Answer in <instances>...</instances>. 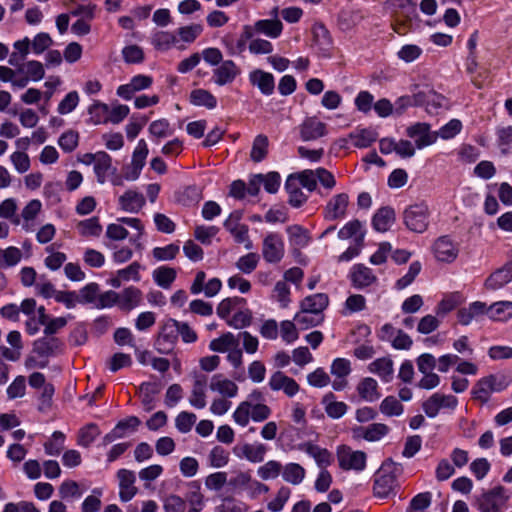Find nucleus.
<instances>
[{"label":"nucleus","instance_id":"nucleus-48","mask_svg":"<svg viewBox=\"0 0 512 512\" xmlns=\"http://www.w3.org/2000/svg\"><path fill=\"white\" fill-rule=\"evenodd\" d=\"M22 259V252L19 248L10 246L0 250V268L16 266Z\"/></svg>","mask_w":512,"mask_h":512},{"label":"nucleus","instance_id":"nucleus-7","mask_svg":"<svg viewBox=\"0 0 512 512\" xmlns=\"http://www.w3.org/2000/svg\"><path fill=\"white\" fill-rule=\"evenodd\" d=\"M176 325H178V321L175 319H169L163 325L156 341V349L159 353L168 354L173 350L179 337Z\"/></svg>","mask_w":512,"mask_h":512},{"label":"nucleus","instance_id":"nucleus-35","mask_svg":"<svg viewBox=\"0 0 512 512\" xmlns=\"http://www.w3.org/2000/svg\"><path fill=\"white\" fill-rule=\"evenodd\" d=\"M335 395L332 392L327 393L322 400L324 404L325 412L330 418L339 419L348 410L346 403L341 401H335Z\"/></svg>","mask_w":512,"mask_h":512},{"label":"nucleus","instance_id":"nucleus-22","mask_svg":"<svg viewBox=\"0 0 512 512\" xmlns=\"http://www.w3.org/2000/svg\"><path fill=\"white\" fill-rule=\"evenodd\" d=\"M206 386V376L196 375L194 377L189 403L196 409H203L206 406Z\"/></svg>","mask_w":512,"mask_h":512},{"label":"nucleus","instance_id":"nucleus-52","mask_svg":"<svg viewBox=\"0 0 512 512\" xmlns=\"http://www.w3.org/2000/svg\"><path fill=\"white\" fill-rule=\"evenodd\" d=\"M462 302V296L456 292L445 296L437 305V315L444 316L454 310Z\"/></svg>","mask_w":512,"mask_h":512},{"label":"nucleus","instance_id":"nucleus-17","mask_svg":"<svg viewBox=\"0 0 512 512\" xmlns=\"http://www.w3.org/2000/svg\"><path fill=\"white\" fill-rule=\"evenodd\" d=\"M34 352L42 357L56 356L63 352V343L59 338L46 335L34 342Z\"/></svg>","mask_w":512,"mask_h":512},{"label":"nucleus","instance_id":"nucleus-13","mask_svg":"<svg viewBox=\"0 0 512 512\" xmlns=\"http://www.w3.org/2000/svg\"><path fill=\"white\" fill-rule=\"evenodd\" d=\"M119 480V498L122 502L130 501L138 492L135 486L136 476L131 470L120 469L117 472Z\"/></svg>","mask_w":512,"mask_h":512},{"label":"nucleus","instance_id":"nucleus-9","mask_svg":"<svg viewBox=\"0 0 512 512\" xmlns=\"http://www.w3.org/2000/svg\"><path fill=\"white\" fill-rule=\"evenodd\" d=\"M241 74V68L233 60H224L212 72V81L218 86L231 84Z\"/></svg>","mask_w":512,"mask_h":512},{"label":"nucleus","instance_id":"nucleus-29","mask_svg":"<svg viewBox=\"0 0 512 512\" xmlns=\"http://www.w3.org/2000/svg\"><path fill=\"white\" fill-rule=\"evenodd\" d=\"M328 304V296L324 293H317L305 297L301 302L300 308L314 315L316 313L323 314V311L327 308Z\"/></svg>","mask_w":512,"mask_h":512},{"label":"nucleus","instance_id":"nucleus-19","mask_svg":"<svg viewBox=\"0 0 512 512\" xmlns=\"http://www.w3.org/2000/svg\"><path fill=\"white\" fill-rule=\"evenodd\" d=\"M243 213L240 210H235L230 213L228 218L224 221V228L233 236L235 241L246 240V233H248V226L242 224Z\"/></svg>","mask_w":512,"mask_h":512},{"label":"nucleus","instance_id":"nucleus-55","mask_svg":"<svg viewBox=\"0 0 512 512\" xmlns=\"http://www.w3.org/2000/svg\"><path fill=\"white\" fill-rule=\"evenodd\" d=\"M18 72H24L32 81L41 80L45 74L42 63L36 60H31L23 64L18 69Z\"/></svg>","mask_w":512,"mask_h":512},{"label":"nucleus","instance_id":"nucleus-8","mask_svg":"<svg viewBox=\"0 0 512 512\" xmlns=\"http://www.w3.org/2000/svg\"><path fill=\"white\" fill-rule=\"evenodd\" d=\"M337 458L339 466L344 470L362 471L366 467V453L353 451L350 448H343L338 451Z\"/></svg>","mask_w":512,"mask_h":512},{"label":"nucleus","instance_id":"nucleus-39","mask_svg":"<svg viewBox=\"0 0 512 512\" xmlns=\"http://www.w3.org/2000/svg\"><path fill=\"white\" fill-rule=\"evenodd\" d=\"M306 471L298 463H288L282 466V477L284 481L292 484L299 485L305 478Z\"/></svg>","mask_w":512,"mask_h":512},{"label":"nucleus","instance_id":"nucleus-53","mask_svg":"<svg viewBox=\"0 0 512 512\" xmlns=\"http://www.w3.org/2000/svg\"><path fill=\"white\" fill-rule=\"evenodd\" d=\"M108 112L109 106L107 104L98 101L93 103L88 109L91 123L94 125L107 123Z\"/></svg>","mask_w":512,"mask_h":512},{"label":"nucleus","instance_id":"nucleus-47","mask_svg":"<svg viewBox=\"0 0 512 512\" xmlns=\"http://www.w3.org/2000/svg\"><path fill=\"white\" fill-rule=\"evenodd\" d=\"M364 231L362 229V223L354 219L352 221L347 222L338 232V238L342 240H346L352 237H356L358 240L362 241L364 238Z\"/></svg>","mask_w":512,"mask_h":512},{"label":"nucleus","instance_id":"nucleus-10","mask_svg":"<svg viewBox=\"0 0 512 512\" xmlns=\"http://www.w3.org/2000/svg\"><path fill=\"white\" fill-rule=\"evenodd\" d=\"M510 282H512V260L491 273L484 282V288L488 291H496Z\"/></svg>","mask_w":512,"mask_h":512},{"label":"nucleus","instance_id":"nucleus-41","mask_svg":"<svg viewBox=\"0 0 512 512\" xmlns=\"http://www.w3.org/2000/svg\"><path fill=\"white\" fill-rule=\"evenodd\" d=\"M190 102L195 106L213 109L217 105L216 97L205 89H195L190 93Z\"/></svg>","mask_w":512,"mask_h":512},{"label":"nucleus","instance_id":"nucleus-4","mask_svg":"<svg viewBox=\"0 0 512 512\" xmlns=\"http://www.w3.org/2000/svg\"><path fill=\"white\" fill-rule=\"evenodd\" d=\"M458 399L453 395L434 393L422 403V409L429 418H435L442 409L454 411Z\"/></svg>","mask_w":512,"mask_h":512},{"label":"nucleus","instance_id":"nucleus-62","mask_svg":"<svg viewBox=\"0 0 512 512\" xmlns=\"http://www.w3.org/2000/svg\"><path fill=\"white\" fill-rule=\"evenodd\" d=\"M196 415L192 412L182 411L175 418V426L181 433H188L191 431L196 422Z\"/></svg>","mask_w":512,"mask_h":512},{"label":"nucleus","instance_id":"nucleus-27","mask_svg":"<svg viewBox=\"0 0 512 512\" xmlns=\"http://www.w3.org/2000/svg\"><path fill=\"white\" fill-rule=\"evenodd\" d=\"M301 185L291 174L285 182V189L289 195L288 203L295 208L301 207L308 200V196L302 191Z\"/></svg>","mask_w":512,"mask_h":512},{"label":"nucleus","instance_id":"nucleus-30","mask_svg":"<svg viewBox=\"0 0 512 512\" xmlns=\"http://www.w3.org/2000/svg\"><path fill=\"white\" fill-rule=\"evenodd\" d=\"M395 221V212L391 207L380 208L372 218V225L378 232H386Z\"/></svg>","mask_w":512,"mask_h":512},{"label":"nucleus","instance_id":"nucleus-3","mask_svg":"<svg viewBox=\"0 0 512 512\" xmlns=\"http://www.w3.org/2000/svg\"><path fill=\"white\" fill-rule=\"evenodd\" d=\"M285 255L282 236L275 232L268 233L262 242V256L267 263L277 264Z\"/></svg>","mask_w":512,"mask_h":512},{"label":"nucleus","instance_id":"nucleus-24","mask_svg":"<svg viewBox=\"0 0 512 512\" xmlns=\"http://www.w3.org/2000/svg\"><path fill=\"white\" fill-rule=\"evenodd\" d=\"M210 389L223 397L233 398L238 394V386L232 380L224 377L222 374H215L210 381Z\"/></svg>","mask_w":512,"mask_h":512},{"label":"nucleus","instance_id":"nucleus-37","mask_svg":"<svg viewBox=\"0 0 512 512\" xmlns=\"http://www.w3.org/2000/svg\"><path fill=\"white\" fill-rule=\"evenodd\" d=\"M141 298V291L130 286L119 293V307L123 310H131L139 305Z\"/></svg>","mask_w":512,"mask_h":512},{"label":"nucleus","instance_id":"nucleus-12","mask_svg":"<svg viewBox=\"0 0 512 512\" xmlns=\"http://www.w3.org/2000/svg\"><path fill=\"white\" fill-rule=\"evenodd\" d=\"M349 196L346 193L334 195L324 208V218L330 221L342 219L346 216Z\"/></svg>","mask_w":512,"mask_h":512},{"label":"nucleus","instance_id":"nucleus-64","mask_svg":"<svg viewBox=\"0 0 512 512\" xmlns=\"http://www.w3.org/2000/svg\"><path fill=\"white\" fill-rule=\"evenodd\" d=\"M431 493H419L410 501L407 512H423L431 504Z\"/></svg>","mask_w":512,"mask_h":512},{"label":"nucleus","instance_id":"nucleus-57","mask_svg":"<svg viewBox=\"0 0 512 512\" xmlns=\"http://www.w3.org/2000/svg\"><path fill=\"white\" fill-rule=\"evenodd\" d=\"M492 393L493 392L491 390V386L487 384V381L484 379V377L475 383L471 391L472 398L480 401L482 404H485L489 401Z\"/></svg>","mask_w":512,"mask_h":512},{"label":"nucleus","instance_id":"nucleus-18","mask_svg":"<svg viewBox=\"0 0 512 512\" xmlns=\"http://www.w3.org/2000/svg\"><path fill=\"white\" fill-rule=\"evenodd\" d=\"M350 280L355 288L363 289L376 283L377 277L370 268L363 264H356L351 270Z\"/></svg>","mask_w":512,"mask_h":512},{"label":"nucleus","instance_id":"nucleus-43","mask_svg":"<svg viewBox=\"0 0 512 512\" xmlns=\"http://www.w3.org/2000/svg\"><path fill=\"white\" fill-rule=\"evenodd\" d=\"M153 279L156 284L164 289L170 288L176 279V270L172 267L161 266L153 271Z\"/></svg>","mask_w":512,"mask_h":512},{"label":"nucleus","instance_id":"nucleus-60","mask_svg":"<svg viewBox=\"0 0 512 512\" xmlns=\"http://www.w3.org/2000/svg\"><path fill=\"white\" fill-rule=\"evenodd\" d=\"M79 143V134L76 131L68 130L64 132L58 139V144L60 148L66 152L70 153L74 151Z\"/></svg>","mask_w":512,"mask_h":512},{"label":"nucleus","instance_id":"nucleus-23","mask_svg":"<svg viewBox=\"0 0 512 512\" xmlns=\"http://www.w3.org/2000/svg\"><path fill=\"white\" fill-rule=\"evenodd\" d=\"M250 83L256 86L262 94L269 96L274 92L275 80L271 73L257 69L249 74Z\"/></svg>","mask_w":512,"mask_h":512},{"label":"nucleus","instance_id":"nucleus-26","mask_svg":"<svg viewBox=\"0 0 512 512\" xmlns=\"http://www.w3.org/2000/svg\"><path fill=\"white\" fill-rule=\"evenodd\" d=\"M356 391L360 399L368 403L377 401L381 396L377 381L371 377L363 378L357 384Z\"/></svg>","mask_w":512,"mask_h":512},{"label":"nucleus","instance_id":"nucleus-51","mask_svg":"<svg viewBox=\"0 0 512 512\" xmlns=\"http://www.w3.org/2000/svg\"><path fill=\"white\" fill-rule=\"evenodd\" d=\"M65 435L61 431H55L51 438L44 443L47 455L58 456L64 448Z\"/></svg>","mask_w":512,"mask_h":512},{"label":"nucleus","instance_id":"nucleus-15","mask_svg":"<svg viewBox=\"0 0 512 512\" xmlns=\"http://www.w3.org/2000/svg\"><path fill=\"white\" fill-rule=\"evenodd\" d=\"M396 484V476L392 473H386L382 469L375 476L373 485L374 495L379 498H386L393 493Z\"/></svg>","mask_w":512,"mask_h":512},{"label":"nucleus","instance_id":"nucleus-16","mask_svg":"<svg viewBox=\"0 0 512 512\" xmlns=\"http://www.w3.org/2000/svg\"><path fill=\"white\" fill-rule=\"evenodd\" d=\"M484 315H487V304L482 301H474L467 307L458 310L457 319L461 325L467 326Z\"/></svg>","mask_w":512,"mask_h":512},{"label":"nucleus","instance_id":"nucleus-44","mask_svg":"<svg viewBox=\"0 0 512 512\" xmlns=\"http://www.w3.org/2000/svg\"><path fill=\"white\" fill-rule=\"evenodd\" d=\"M269 140L264 134H259L254 138L250 157L251 160L258 163L261 162L268 154Z\"/></svg>","mask_w":512,"mask_h":512},{"label":"nucleus","instance_id":"nucleus-59","mask_svg":"<svg viewBox=\"0 0 512 512\" xmlns=\"http://www.w3.org/2000/svg\"><path fill=\"white\" fill-rule=\"evenodd\" d=\"M313 38L322 49H328L332 43L328 29L322 23H316L312 28Z\"/></svg>","mask_w":512,"mask_h":512},{"label":"nucleus","instance_id":"nucleus-11","mask_svg":"<svg viewBox=\"0 0 512 512\" xmlns=\"http://www.w3.org/2000/svg\"><path fill=\"white\" fill-rule=\"evenodd\" d=\"M268 385L272 391H283L290 398L300 390L298 383L281 371H276L271 375Z\"/></svg>","mask_w":512,"mask_h":512},{"label":"nucleus","instance_id":"nucleus-2","mask_svg":"<svg viewBox=\"0 0 512 512\" xmlns=\"http://www.w3.org/2000/svg\"><path fill=\"white\" fill-rule=\"evenodd\" d=\"M428 217V207L424 203L411 205L404 211L407 228L417 233H423L427 229Z\"/></svg>","mask_w":512,"mask_h":512},{"label":"nucleus","instance_id":"nucleus-34","mask_svg":"<svg viewBox=\"0 0 512 512\" xmlns=\"http://www.w3.org/2000/svg\"><path fill=\"white\" fill-rule=\"evenodd\" d=\"M267 450V446L262 443H246L241 447L239 456L251 463H260L264 460Z\"/></svg>","mask_w":512,"mask_h":512},{"label":"nucleus","instance_id":"nucleus-46","mask_svg":"<svg viewBox=\"0 0 512 512\" xmlns=\"http://www.w3.org/2000/svg\"><path fill=\"white\" fill-rule=\"evenodd\" d=\"M238 344V339L232 333L227 332L219 338L213 339L209 344V348L212 351L223 353L238 347Z\"/></svg>","mask_w":512,"mask_h":512},{"label":"nucleus","instance_id":"nucleus-58","mask_svg":"<svg viewBox=\"0 0 512 512\" xmlns=\"http://www.w3.org/2000/svg\"><path fill=\"white\" fill-rule=\"evenodd\" d=\"M36 293L43 298H54L56 297V294L59 290L55 288V286L52 284V282L47 278L46 275H40L38 277V281L36 283Z\"/></svg>","mask_w":512,"mask_h":512},{"label":"nucleus","instance_id":"nucleus-45","mask_svg":"<svg viewBox=\"0 0 512 512\" xmlns=\"http://www.w3.org/2000/svg\"><path fill=\"white\" fill-rule=\"evenodd\" d=\"M379 410L387 417H398L403 414L404 406L396 397L387 396L381 401Z\"/></svg>","mask_w":512,"mask_h":512},{"label":"nucleus","instance_id":"nucleus-54","mask_svg":"<svg viewBox=\"0 0 512 512\" xmlns=\"http://www.w3.org/2000/svg\"><path fill=\"white\" fill-rule=\"evenodd\" d=\"M149 133L158 139L166 138L174 133V129L171 127L167 119H159L153 121L149 125Z\"/></svg>","mask_w":512,"mask_h":512},{"label":"nucleus","instance_id":"nucleus-33","mask_svg":"<svg viewBox=\"0 0 512 512\" xmlns=\"http://www.w3.org/2000/svg\"><path fill=\"white\" fill-rule=\"evenodd\" d=\"M178 39L173 32L170 31H155L151 36V44L156 50L168 51L176 45Z\"/></svg>","mask_w":512,"mask_h":512},{"label":"nucleus","instance_id":"nucleus-25","mask_svg":"<svg viewBox=\"0 0 512 512\" xmlns=\"http://www.w3.org/2000/svg\"><path fill=\"white\" fill-rule=\"evenodd\" d=\"M145 203L146 200L144 195L135 190H127L119 197V205L121 209L130 213H138Z\"/></svg>","mask_w":512,"mask_h":512},{"label":"nucleus","instance_id":"nucleus-50","mask_svg":"<svg viewBox=\"0 0 512 512\" xmlns=\"http://www.w3.org/2000/svg\"><path fill=\"white\" fill-rule=\"evenodd\" d=\"M292 176L296 178L299 184L307 189L309 192H313L317 188V175L316 169H305L300 172L292 173Z\"/></svg>","mask_w":512,"mask_h":512},{"label":"nucleus","instance_id":"nucleus-56","mask_svg":"<svg viewBox=\"0 0 512 512\" xmlns=\"http://www.w3.org/2000/svg\"><path fill=\"white\" fill-rule=\"evenodd\" d=\"M281 472L282 465L275 460H270L257 469V474L262 480L277 478Z\"/></svg>","mask_w":512,"mask_h":512},{"label":"nucleus","instance_id":"nucleus-20","mask_svg":"<svg viewBox=\"0 0 512 512\" xmlns=\"http://www.w3.org/2000/svg\"><path fill=\"white\" fill-rule=\"evenodd\" d=\"M353 431L356 437L363 438L369 442H376L385 437L389 433L390 428L383 423H372L368 426L357 427Z\"/></svg>","mask_w":512,"mask_h":512},{"label":"nucleus","instance_id":"nucleus-6","mask_svg":"<svg viewBox=\"0 0 512 512\" xmlns=\"http://www.w3.org/2000/svg\"><path fill=\"white\" fill-rule=\"evenodd\" d=\"M406 135L414 140L417 149H423L437 141L435 131H431L428 123L417 122L406 129Z\"/></svg>","mask_w":512,"mask_h":512},{"label":"nucleus","instance_id":"nucleus-36","mask_svg":"<svg viewBox=\"0 0 512 512\" xmlns=\"http://www.w3.org/2000/svg\"><path fill=\"white\" fill-rule=\"evenodd\" d=\"M369 371L377 374L384 382H390L393 377V361L386 357L376 359L370 363Z\"/></svg>","mask_w":512,"mask_h":512},{"label":"nucleus","instance_id":"nucleus-32","mask_svg":"<svg viewBox=\"0 0 512 512\" xmlns=\"http://www.w3.org/2000/svg\"><path fill=\"white\" fill-rule=\"evenodd\" d=\"M254 30L256 33L264 34L270 38H277L282 33L283 24L277 18L258 20L254 24Z\"/></svg>","mask_w":512,"mask_h":512},{"label":"nucleus","instance_id":"nucleus-14","mask_svg":"<svg viewBox=\"0 0 512 512\" xmlns=\"http://www.w3.org/2000/svg\"><path fill=\"white\" fill-rule=\"evenodd\" d=\"M435 257L438 261L451 263L458 256V247L447 236L439 237L433 246Z\"/></svg>","mask_w":512,"mask_h":512},{"label":"nucleus","instance_id":"nucleus-31","mask_svg":"<svg viewBox=\"0 0 512 512\" xmlns=\"http://www.w3.org/2000/svg\"><path fill=\"white\" fill-rule=\"evenodd\" d=\"M487 316L493 321H508L512 318V302L498 301L487 306Z\"/></svg>","mask_w":512,"mask_h":512},{"label":"nucleus","instance_id":"nucleus-40","mask_svg":"<svg viewBox=\"0 0 512 512\" xmlns=\"http://www.w3.org/2000/svg\"><path fill=\"white\" fill-rule=\"evenodd\" d=\"M76 229L83 237H98L102 232V225L98 217H91L76 224Z\"/></svg>","mask_w":512,"mask_h":512},{"label":"nucleus","instance_id":"nucleus-5","mask_svg":"<svg viewBox=\"0 0 512 512\" xmlns=\"http://www.w3.org/2000/svg\"><path fill=\"white\" fill-rule=\"evenodd\" d=\"M149 150L144 139H140L135 147L131 164L124 170V178L128 181H135L139 178L141 171L146 163Z\"/></svg>","mask_w":512,"mask_h":512},{"label":"nucleus","instance_id":"nucleus-63","mask_svg":"<svg viewBox=\"0 0 512 512\" xmlns=\"http://www.w3.org/2000/svg\"><path fill=\"white\" fill-rule=\"evenodd\" d=\"M259 255L256 253H248L244 256H241L236 262V267L245 274L252 273L259 262Z\"/></svg>","mask_w":512,"mask_h":512},{"label":"nucleus","instance_id":"nucleus-49","mask_svg":"<svg viewBox=\"0 0 512 512\" xmlns=\"http://www.w3.org/2000/svg\"><path fill=\"white\" fill-rule=\"evenodd\" d=\"M286 232L292 245L304 247L309 243L308 231L300 225L288 226Z\"/></svg>","mask_w":512,"mask_h":512},{"label":"nucleus","instance_id":"nucleus-42","mask_svg":"<svg viewBox=\"0 0 512 512\" xmlns=\"http://www.w3.org/2000/svg\"><path fill=\"white\" fill-rule=\"evenodd\" d=\"M294 321L303 330L320 325L324 321L323 314H312L300 309L294 316Z\"/></svg>","mask_w":512,"mask_h":512},{"label":"nucleus","instance_id":"nucleus-21","mask_svg":"<svg viewBox=\"0 0 512 512\" xmlns=\"http://www.w3.org/2000/svg\"><path fill=\"white\" fill-rule=\"evenodd\" d=\"M326 134L325 123L316 117H309L300 125V136L304 141L316 140Z\"/></svg>","mask_w":512,"mask_h":512},{"label":"nucleus","instance_id":"nucleus-28","mask_svg":"<svg viewBox=\"0 0 512 512\" xmlns=\"http://www.w3.org/2000/svg\"><path fill=\"white\" fill-rule=\"evenodd\" d=\"M115 168L112 166V158L105 151H98V158L94 164V173L97 178V182L104 184L107 180V176L110 173H114Z\"/></svg>","mask_w":512,"mask_h":512},{"label":"nucleus","instance_id":"nucleus-38","mask_svg":"<svg viewBox=\"0 0 512 512\" xmlns=\"http://www.w3.org/2000/svg\"><path fill=\"white\" fill-rule=\"evenodd\" d=\"M304 451L314 458L318 466L327 467L332 462V454L325 448H321L313 443H305L303 445Z\"/></svg>","mask_w":512,"mask_h":512},{"label":"nucleus","instance_id":"nucleus-1","mask_svg":"<svg viewBox=\"0 0 512 512\" xmlns=\"http://www.w3.org/2000/svg\"><path fill=\"white\" fill-rule=\"evenodd\" d=\"M509 499V490L504 486L498 485L484 491L476 499V505L480 512H502Z\"/></svg>","mask_w":512,"mask_h":512},{"label":"nucleus","instance_id":"nucleus-61","mask_svg":"<svg viewBox=\"0 0 512 512\" xmlns=\"http://www.w3.org/2000/svg\"><path fill=\"white\" fill-rule=\"evenodd\" d=\"M99 434L100 431L97 425L92 423L88 424L79 431L78 444L83 447H88L94 442Z\"/></svg>","mask_w":512,"mask_h":512}]
</instances>
